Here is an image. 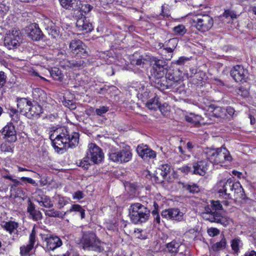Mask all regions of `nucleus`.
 I'll list each match as a JSON object with an SVG mask.
<instances>
[{
	"mask_svg": "<svg viewBox=\"0 0 256 256\" xmlns=\"http://www.w3.org/2000/svg\"><path fill=\"white\" fill-rule=\"evenodd\" d=\"M131 63L133 64L140 66L144 63V60L138 54H134L132 56V58H131Z\"/></svg>",
	"mask_w": 256,
	"mask_h": 256,
	"instance_id": "obj_40",
	"label": "nucleus"
},
{
	"mask_svg": "<svg viewBox=\"0 0 256 256\" xmlns=\"http://www.w3.org/2000/svg\"><path fill=\"white\" fill-rule=\"evenodd\" d=\"M42 239L46 243L45 248L48 251H53L62 244L61 239L55 235L44 234Z\"/></svg>",
	"mask_w": 256,
	"mask_h": 256,
	"instance_id": "obj_11",
	"label": "nucleus"
},
{
	"mask_svg": "<svg viewBox=\"0 0 256 256\" xmlns=\"http://www.w3.org/2000/svg\"><path fill=\"white\" fill-rule=\"evenodd\" d=\"M10 116L11 118V122L18 123L20 120V115L16 110L12 108L10 110Z\"/></svg>",
	"mask_w": 256,
	"mask_h": 256,
	"instance_id": "obj_39",
	"label": "nucleus"
},
{
	"mask_svg": "<svg viewBox=\"0 0 256 256\" xmlns=\"http://www.w3.org/2000/svg\"><path fill=\"white\" fill-rule=\"evenodd\" d=\"M196 115L191 114L190 116H186V120L189 122L192 123L196 124Z\"/></svg>",
	"mask_w": 256,
	"mask_h": 256,
	"instance_id": "obj_57",
	"label": "nucleus"
},
{
	"mask_svg": "<svg viewBox=\"0 0 256 256\" xmlns=\"http://www.w3.org/2000/svg\"><path fill=\"white\" fill-rule=\"evenodd\" d=\"M108 110V107L102 106L98 108H96L95 110V112L98 116H102L103 114H106Z\"/></svg>",
	"mask_w": 256,
	"mask_h": 256,
	"instance_id": "obj_50",
	"label": "nucleus"
},
{
	"mask_svg": "<svg viewBox=\"0 0 256 256\" xmlns=\"http://www.w3.org/2000/svg\"><path fill=\"white\" fill-rule=\"evenodd\" d=\"M218 192L220 196H222L224 198L227 199L230 198V192L234 190L235 192H243L240 183L234 182L232 179L223 180H220L216 185Z\"/></svg>",
	"mask_w": 256,
	"mask_h": 256,
	"instance_id": "obj_5",
	"label": "nucleus"
},
{
	"mask_svg": "<svg viewBox=\"0 0 256 256\" xmlns=\"http://www.w3.org/2000/svg\"><path fill=\"white\" fill-rule=\"evenodd\" d=\"M240 242V240L239 239H234L232 241L231 246L232 250L236 253H238L239 252V245Z\"/></svg>",
	"mask_w": 256,
	"mask_h": 256,
	"instance_id": "obj_44",
	"label": "nucleus"
},
{
	"mask_svg": "<svg viewBox=\"0 0 256 256\" xmlns=\"http://www.w3.org/2000/svg\"><path fill=\"white\" fill-rule=\"evenodd\" d=\"M1 149L2 151L5 152H13V148L11 147L10 146L6 144H2L1 145Z\"/></svg>",
	"mask_w": 256,
	"mask_h": 256,
	"instance_id": "obj_53",
	"label": "nucleus"
},
{
	"mask_svg": "<svg viewBox=\"0 0 256 256\" xmlns=\"http://www.w3.org/2000/svg\"><path fill=\"white\" fill-rule=\"evenodd\" d=\"M21 180L23 182L26 181L28 183L30 184H36L35 180H34L33 179H32V178H26V177H22L21 178Z\"/></svg>",
	"mask_w": 256,
	"mask_h": 256,
	"instance_id": "obj_63",
	"label": "nucleus"
},
{
	"mask_svg": "<svg viewBox=\"0 0 256 256\" xmlns=\"http://www.w3.org/2000/svg\"><path fill=\"white\" fill-rule=\"evenodd\" d=\"M150 215V210L141 204L135 203L130 206L129 216L135 224L145 222L148 219Z\"/></svg>",
	"mask_w": 256,
	"mask_h": 256,
	"instance_id": "obj_3",
	"label": "nucleus"
},
{
	"mask_svg": "<svg viewBox=\"0 0 256 256\" xmlns=\"http://www.w3.org/2000/svg\"><path fill=\"white\" fill-rule=\"evenodd\" d=\"M61 6L64 8L74 11L73 15L80 8V0H59Z\"/></svg>",
	"mask_w": 256,
	"mask_h": 256,
	"instance_id": "obj_20",
	"label": "nucleus"
},
{
	"mask_svg": "<svg viewBox=\"0 0 256 256\" xmlns=\"http://www.w3.org/2000/svg\"><path fill=\"white\" fill-rule=\"evenodd\" d=\"M210 222L220 224L224 226H226L230 224V221L227 218L222 216L220 214L217 212L215 216L210 218Z\"/></svg>",
	"mask_w": 256,
	"mask_h": 256,
	"instance_id": "obj_27",
	"label": "nucleus"
},
{
	"mask_svg": "<svg viewBox=\"0 0 256 256\" xmlns=\"http://www.w3.org/2000/svg\"><path fill=\"white\" fill-rule=\"evenodd\" d=\"M22 40L20 32L16 28L10 30L6 34L4 38V44L8 49L16 48L20 46Z\"/></svg>",
	"mask_w": 256,
	"mask_h": 256,
	"instance_id": "obj_8",
	"label": "nucleus"
},
{
	"mask_svg": "<svg viewBox=\"0 0 256 256\" xmlns=\"http://www.w3.org/2000/svg\"><path fill=\"white\" fill-rule=\"evenodd\" d=\"M0 132L4 138L8 142H14L17 140L16 132L12 122L8 123Z\"/></svg>",
	"mask_w": 256,
	"mask_h": 256,
	"instance_id": "obj_12",
	"label": "nucleus"
},
{
	"mask_svg": "<svg viewBox=\"0 0 256 256\" xmlns=\"http://www.w3.org/2000/svg\"><path fill=\"white\" fill-rule=\"evenodd\" d=\"M80 244L84 250L101 251L102 242L93 232H84L80 240Z\"/></svg>",
	"mask_w": 256,
	"mask_h": 256,
	"instance_id": "obj_4",
	"label": "nucleus"
},
{
	"mask_svg": "<svg viewBox=\"0 0 256 256\" xmlns=\"http://www.w3.org/2000/svg\"><path fill=\"white\" fill-rule=\"evenodd\" d=\"M66 204V201L64 200V198L58 196V204L59 208H63Z\"/></svg>",
	"mask_w": 256,
	"mask_h": 256,
	"instance_id": "obj_56",
	"label": "nucleus"
},
{
	"mask_svg": "<svg viewBox=\"0 0 256 256\" xmlns=\"http://www.w3.org/2000/svg\"><path fill=\"white\" fill-rule=\"evenodd\" d=\"M84 61L83 60H71L66 62V66L70 68H80L83 66L84 64Z\"/></svg>",
	"mask_w": 256,
	"mask_h": 256,
	"instance_id": "obj_35",
	"label": "nucleus"
},
{
	"mask_svg": "<svg viewBox=\"0 0 256 256\" xmlns=\"http://www.w3.org/2000/svg\"><path fill=\"white\" fill-rule=\"evenodd\" d=\"M244 256H256V252L254 250L246 252Z\"/></svg>",
	"mask_w": 256,
	"mask_h": 256,
	"instance_id": "obj_64",
	"label": "nucleus"
},
{
	"mask_svg": "<svg viewBox=\"0 0 256 256\" xmlns=\"http://www.w3.org/2000/svg\"><path fill=\"white\" fill-rule=\"evenodd\" d=\"M132 158V153L128 148L120 150V163L129 162Z\"/></svg>",
	"mask_w": 256,
	"mask_h": 256,
	"instance_id": "obj_29",
	"label": "nucleus"
},
{
	"mask_svg": "<svg viewBox=\"0 0 256 256\" xmlns=\"http://www.w3.org/2000/svg\"><path fill=\"white\" fill-rule=\"evenodd\" d=\"M50 72L51 76L56 80L62 81L63 75L61 70L58 68H53L50 70Z\"/></svg>",
	"mask_w": 256,
	"mask_h": 256,
	"instance_id": "obj_30",
	"label": "nucleus"
},
{
	"mask_svg": "<svg viewBox=\"0 0 256 256\" xmlns=\"http://www.w3.org/2000/svg\"><path fill=\"white\" fill-rule=\"evenodd\" d=\"M161 215L163 218L167 220L180 222L184 220V214L178 208H172L162 211Z\"/></svg>",
	"mask_w": 256,
	"mask_h": 256,
	"instance_id": "obj_13",
	"label": "nucleus"
},
{
	"mask_svg": "<svg viewBox=\"0 0 256 256\" xmlns=\"http://www.w3.org/2000/svg\"><path fill=\"white\" fill-rule=\"evenodd\" d=\"M247 74V70L240 65L234 66L230 70V76L236 82H245Z\"/></svg>",
	"mask_w": 256,
	"mask_h": 256,
	"instance_id": "obj_14",
	"label": "nucleus"
},
{
	"mask_svg": "<svg viewBox=\"0 0 256 256\" xmlns=\"http://www.w3.org/2000/svg\"><path fill=\"white\" fill-rule=\"evenodd\" d=\"M158 109L164 116H168L170 110V106L166 102L162 105L160 104Z\"/></svg>",
	"mask_w": 256,
	"mask_h": 256,
	"instance_id": "obj_41",
	"label": "nucleus"
},
{
	"mask_svg": "<svg viewBox=\"0 0 256 256\" xmlns=\"http://www.w3.org/2000/svg\"><path fill=\"white\" fill-rule=\"evenodd\" d=\"M16 102L20 112L26 116V114L28 111L32 102L26 98H18Z\"/></svg>",
	"mask_w": 256,
	"mask_h": 256,
	"instance_id": "obj_21",
	"label": "nucleus"
},
{
	"mask_svg": "<svg viewBox=\"0 0 256 256\" xmlns=\"http://www.w3.org/2000/svg\"><path fill=\"white\" fill-rule=\"evenodd\" d=\"M202 154L215 164H221L226 160L230 161L232 160L229 152L222 148L216 149L207 148L204 150Z\"/></svg>",
	"mask_w": 256,
	"mask_h": 256,
	"instance_id": "obj_2",
	"label": "nucleus"
},
{
	"mask_svg": "<svg viewBox=\"0 0 256 256\" xmlns=\"http://www.w3.org/2000/svg\"><path fill=\"white\" fill-rule=\"evenodd\" d=\"M180 170L184 173H191L192 174L193 168L188 166H184L180 168Z\"/></svg>",
	"mask_w": 256,
	"mask_h": 256,
	"instance_id": "obj_55",
	"label": "nucleus"
},
{
	"mask_svg": "<svg viewBox=\"0 0 256 256\" xmlns=\"http://www.w3.org/2000/svg\"><path fill=\"white\" fill-rule=\"evenodd\" d=\"M35 200L38 204L40 206H44L46 208H52L54 206V203L50 198L44 195L41 191L36 192Z\"/></svg>",
	"mask_w": 256,
	"mask_h": 256,
	"instance_id": "obj_18",
	"label": "nucleus"
},
{
	"mask_svg": "<svg viewBox=\"0 0 256 256\" xmlns=\"http://www.w3.org/2000/svg\"><path fill=\"white\" fill-rule=\"evenodd\" d=\"M74 16L76 20V26L79 30L85 31L87 32L92 30V24L86 20L84 14L80 13L79 14H76Z\"/></svg>",
	"mask_w": 256,
	"mask_h": 256,
	"instance_id": "obj_15",
	"label": "nucleus"
},
{
	"mask_svg": "<svg viewBox=\"0 0 256 256\" xmlns=\"http://www.w3.org/2000/svg\"><path fill=\"white\" fill-rule=\"evenodd\" d=\"M32 218L35 221L40 220L42 218V214L39 210H35L30 214Z\"/></svg>",
	"mask_w": 256,
	"mask_h": 256,
	"instance_id": "obj_46",
	"label": "nucleus"
},
{
	"mask_svg": "<svg viewBox=\"0 0 256 256\" xmlns=\"http://www.w3.org/2000/svg\"><path fill=\"white\" fill-rule=\"evenodd\" d=\"M150 64L152 68L150 70V78L153 80V79L158 80V84H159V80L164 78L166 72V65L165 62L162 60L158 59L155 57L150 58Z\"/></svg>",
	"mask_w": 256,
	"mask_h": 256,
	"instance_id": "obj_6",
	"label": "nucleus"
},
{
	"mask_svg": "<svg viewBox=\"0 0 256 256\" xmlns=\"http://www.w3.org/2000/svg\"><path fill=\"white\" fill-rule=\"evenodd\" d=\"M188 60L189 58H188L181 56L176 62V64L178 65H182L186 61Z\"/></svg>",
	"mask_w": 256,
	"mask_h": 256,
	"instance_id": "obj_59",
	"label": "nucleus"
},
{
	"mask_svg": "<svg viewBox=\"0 0 256 256\" xmlns=\"http://www.w3.org/2000/svg\"><path fill=\"white\" fill-rule=\"evenodd\" d=\"M36 242V232L34 228L30 235L28 244L26 246L24 245L20 248V254L22 256H26L29 254L30 252L34 248Z\"/></svg>",
	"mask_w": 256,
	"mask_h": 256,
	"instance_id": "obj_17",
	"label": "nucleus"
},
{
	"mask_svg": "<svg viewBox=\"0 0 256 256\" xmlns=\"http://www.w3.org/2000/svg\"><path fill=\"white\" fill-rule=\"evenodd\" d=\"M207 233L210 236L214 237L218 235L220 233V231L217 228L211 227L208 228Z\"/></svg>",
	"mask_w": 256,
	"mask_h": 256,
	"instance_id": "obj_45",
	"label": "nucleus"
},
{
	"mask_svg": "<svg viewBox=\"0 0 256 256\" xmlns=\"http://www.w3.org/2000/svg\"><path fill=\"white\" fill-rule=\"evenodd\" d=\"M223 16L228 18V17H230L232 19L235 18H236V15L233 12L230 10H227L224 11L222 14Z\"/></svg>",
	"mask_w": 256,
	"mask_h": 256,
	"instance_id": "obj_51",
	"label": "nucleus"
},
{
	"mask_svg": "<svg viewBox=\"0 0 256 256\" xmlns=\"http://www.w3.org/2000/svg\"><path fill=\"white\" fill-rule=\"evenodd\" d=\"M28 36L34 40H38L42 36L41 30L36 24L30 26L28 30Z\"/></svg>",
	"mask_w": 256,
	"mask_h": 256,
	"instance_id": "obj_22",
	"label": "nucleus"
},
{
	"mask_svg": "<svg viewBox=\"0 0 256 256\" xmlns=\"http://www.w3.org/2000/svg\"><path fill=\"white\" fill-rule=\"evenodd\" d=\"M154 208H155V210H152V214L154 216H156V218H154V221L157 223V224H160V216L158 214V211H157V209L158 207V206L157 204H156L155 202H154Z\"/></svg>",
	"mask_w": 256,
	"mask_h": 256,
	"instance_id": "obj_47",
	"label": "nucleus"
},
{
	"mask_svg": "<svg viewBox=\"0 0 256 256\" xmlns=\"http://www.w3.org/2000/svg\"><path fill=\"white\" fill-rule=\"evenodd\" d=\"M86 154L90 158V160L94 164L102 162L104 158L102 149L94 143L88 144Z\"/></svg>",
	"mask_w": 256,
	"mask_h": 256,
	"instance_id": "obj_10",
	"label": "nucleus"
},
{
	"mask_svg": "<svg viewBox=\"0 0 256 256\" xmlns=\"http://www.w3.org/2000/svg\"><path fill=\"white\" fill-rule=\"evenodd\" d=\"M69 48L74 54L78 57L84 58L88 56L86 46L79 40H72L69 44Z\"/></svg>",
	"mask_w": 256,
	"mask_h": 256,
	"instance_id": "obj_9",
	"label": "nucleus"
},
{
	"mask_svg": "<svg viewBox=\"0 0 256 256\" xmlns=\"http://www.w3.org/2000/svg\"><path fill=\"white\" fill-rule=\"evenodd\" d=\"M27 210L30 213V214L34 211L36 210H35V207H34V204L32 203L31 202H30L28 205V206L27 208Z\"/></svg>",
	"mask_w": 256,
	"mask_h": 256,
	"instance_id": "obj_61",
	"label": "nucleus"
},
{
	"mask_svg": "<svg viewBox=\"0 0 256 256\" xmlns=\"http://www.w3.org/2000/svg\"><path fill=\"white\" fill-rule=\"evenodd\" d=\"M217 212H216L214 211L212 205L210 204V205L204 206V211L202 212L201 215L204 218L210 222V218H212V216L214 217Z\"/></svg>",
	"mask_w": 256,
	"mask_h": 256,
	"instance_id": "obj_25",
	"label": "nucleus"
},
{
	"mask_svg": "<svg viewBox=\"0 0 256 256\" xmlns=\"http://www.w3.org/2000/svg\"><path fill=\"white\" fill-rule=\"evenodd\" d=\"M146 106L150 110H156L160 106L158 98L150 100L146 103Z\"/></svg>",
	"mask_w": 256,
	"mask_h": 256,
	"instance_id": "obj_33",
	"label": "nucleus"
},
{
	"mask_svg": "<svg viewBox=\"0 0 256 256\" xmlns=\"http://www.w3.org/2000/svg\"><path fill=\"white\" fill-rule=\"evenodd\" d=\"M226 239L224 236H223L220 242H216L212 246L211 249L213 251L217 252L224 250L226 248Z\"/></svg>",
	"mask_w": 256,
	"mask_h": 256,
	"instance_id": "obj_28",
	"label": "nucleus"
},
{
	"mask_svg": "<svg viewBox=\"0 0 256 256\" xmlns=\"http://www.w3.org/2000/svg\"><path fill=\"white\" fill-rule=\"evenodd\" d=\"M45 22L48 24V26L45 28L48 34L54 38L58 36L59 32L56 29L54 24L52 22L48 19L46 20Z\"/></svg>",
	"mask_w": 256,
	"mask_h": 256,
	"instance_id": "obj_26",
	"label": "nucleus"
},
{
	"mask_svg": "<svg viewBox=\"0 0 256 256\" xmlns=\"http://www.w3.org/2000/svg\"><path fill=\"white\" fill-rule=\"evenodd\" d=\"M185 188L191 193L194 194L199 191V188L196 184L186 185Z\"/></svg>",
	"mask_w": 256,
	"mask_h": 256,
	"instance_id": "obj_49",
	"label": "nucleus"
},
{
	"mask_svg": "<svg viewBox=\"0 0 256 256\" xmlns=\"http://www.w3.org/2000/svg\"><path fill=\"white\" fill-rule=\"evenodd\" d=\"M42 113V108L39 104L33 105L32 104L28 111L26 114V116L28 118H38Z\"/></svg>",
	"mask_w": 256,
	"mask_h": 256,
	"instance_id": "obj_23",
	"label": "nucleus"
},
{
	"mask_svg": "<svg viewBox=\"0 0 256 256\" xmlns=\"http://www.w3.org/2000/svg\"><path fill=\"white\" fill-rule=\"evenodd\" d=\"M136 152L140 156L143 160L154 158L156 157V152L150 149L147 145L142 144L138 145L136 148Z\"/></svg>",
	"mask_w": 256,
	"mask_h": 256,
	"instance_id": "obj_16",
	"label": "nucleus"
},
{
	"mask_svg": "<svg viewBox=\"0 0 256 256\" xmlns=\"http://www.w3.org/2000/svg\"><path fill=\"white\" fill-rule=\"evenodd\" d=\"M64 104L70 108H76L75 104H74L70 100H66L63 102Z\"/></svg>",
	"mask_w": 256,
	"mask_h": 256,
	"instance_id": "obj_60",
	"label": "nucleus"
},
{
	"mask_svg": "<svg viewBox=\"0 0 256 256\" xmlns=\"http://www.w3.org/2000/svg\"><path fill=\"white\" fill-rule=\"evenodd\" d=\"M9 8L4 4H0V16H4L8 11Z\"/></svg>",
	"mask_w": 256,
	"mask_h": 256,
	"instance_id": "obj_52",
	"label": "nucleus"
},
{
	"mask_svg": "<svg viewBox=\"0 0 256 256\" xmlns=\"http://www.w3.org/2000/svg\"><path fill=\"white\" fill-rule=\"evenodd\" d=\"M153 178L155 180L156 183H160L164 181V180L166 178L164 176H160V177L157 176L156 175L153 176Z\"/></svg>",
	"mask_w": 256,
	"mask_h": 256,
	"instance_id": "obj_62",
	"label": "nucleus"
},
{
	"mask_svg": "<svg viewBox=\"0 0 256 256\" xmlns=\"http://www.w3.org/2000/svg\"><path fill=\"white\" fill-rule=\"evenodd\" d=\"M192 21L196 28L202 32H208L214 24L212 18L206 14H198L194 16Z\"/></svg>",
	"mask_w": 256,
	"mask_h": 256,
	"instance_id": "obj_7",
	"label": "nucleus"
},
{
	"mask_svg": "<svg viewBox=\"0 0 256 256\" xmlns=\"http://www.w3.org/2000/svg\"><path fill=\"white\" fill-rule=\"evenodd\" d=\"M0 224L2 228L10 234L16 233L18 232L17 228L18 227V224L14 221L5 222L0 220Z\"/></svg>",
	"mask_w": 256,
	"mask_h": 256,
	"instance_id": "obj_24",
	"label": "nucleus"
},
{
	"mask_svg": "<svg viewBox=\"0 0 256 256\" xmlns=\"http://www.w3.org/2000/svg\"><path fill=\"white\" fill-rule=\"evenodd\" d=\"M84 194L81 191H77L75 192L73 194V198L76 200H80L84 198Z\"/></svg>",
	"mask_w": 256,
	"mask_h": 256,
	"instance_id": "obj_58",
	"label": "nucleus"
},
{
	"mask_svg": "<svg viewBox=\"0 0 256 256\" xmlns=\"http://www.w3.org/2000/svg\"><path fill=\"white\" fill-rule=\"evenodd\" d=\"M42 210L44 212L45 214L49 217L63 218L64 216V214H62V212L56 210L54 208H51L48 210L42 209Z\"/></svg>",
	"mask_w": 256,
	"mask_h": 256,
	"instance_id": "obj_31",
	"label": "nucleus"
},
{
	"mask_svg": "<svg viewBox=\"0 0 256 256\" xmlns=\"http://www.w3.org/2000/svg\"><path fill=\"white\" fill-rule=\"evenodd\" d=\"M90 158L86 155L82 160H80L79 166L83 168L84 169L87 170L90 166Z\"/></svg>",
	"mask_w": 256,
	"mask_h": 256,
	"instance_id": "obj_42",
	"label": "nucleus"
},
{
	"mask_svg": "<svg viewBox=\"0 0 256 256\" xmlns=\"http://www.w3.org/2000/svg\"><path fill=\"white\" fill-rule=\"evenodd\" d=\"M173 32L176 36H182L187 32L186 27L182 24H178L173 28Z\"/></svg>",
	"mask_w": 256,
	"mask_h": 256,
	"instance_id": "obj_36",
	"label": "nucleus"
},
{
	"mask_svg": "<svg viewBox=\"0 0 256 256\" xmlns=\"http://www.w3.org/2000/svg\"><path fill=\"white\" fill-rule=\"evenodd\" d=\"M179 246V244L174 241L168 244L166 246L168 251L172 254H176L178 252Z\"/></svg>",
	"mask_w": 256,
	"mask_h": 256,
	"instance_id": "obj_37",
	"label": "nucleus"
},
{
	"mask_svg": "<svg viewBox=\"0 0 256 256\" xmlns=\"http://www.w3.org/2000/svg\"><path fill=\"white\" fill-rule=\"evenodd\" d=\"M52 146L55 150H66L74 148L78 144L79 134L76 132H70L65 127L57 129L54 134L50 136Z\"/></svg>",
	"mask_w": 256,
	"mask_h": 256,
	"instance_id": "obj_1",
	"label": "nucleus"
},
{
	"mask_svg": "<svg viewBox=\"0 0 256 256\" xmlns=\"http://www.w3.org/2000/svg\"><path fill=\"white\" fill-rule=\"evenodd\" d=\"M108 156L110 160L120 163V151L111 150Z\"/></svg>",
	"mask_w": 256,
	"mask_h": 256,
	"instance_id": "obj_34",
	"label": "nucleus"
},
{
	"mask_svg": "<svg viewBox=\"0 0 256 256\" xmlns=\"http://www.w3.org/2000/svg\"><path fill=\"white\" fill-rule=\"evenodd\" d=\"M170 166L168 164L161 165L158 169L160 172V176H164L165 178L170 172Z\"/></svg>",
	"mask_w": 256,
	"mask_h": 256,
	"instance_id": "obj_38",
	"label": "nucleus"
},
{
	"mask_svg": "<svg viewBox=\"0 0 256 256\" xmlns=\"http://www.w3.org/2000/svg\"><path fill=\"white\" fill-rule=\"evenodd\" d=\"M82 207L81 206L78 204H74L72 206L70 210H68L66 212H64V215H66V214L68 213H70L72 212H80V210H82Z\"/></svg>",
	"mask_w": 256,
	"mask_h": 256,
	"instance_id": "obj_43",
	"label": "nucleus"
},
{
	"mask_svg": "<svg viewBox=\"0 0 256 256\" xmlns=\"http://www.w3.org/2000/svg\"><path fill=\"white\" fill-rule=\"evenodd\" d=\"M210 203L212 205V210H214V212H216V210H222V204L220 203L219 201L211 200Z\"/></svg>",
	"mask_w": 256,
	"mask_h": 256,
	"instance_id": "obj_48",
	"label": "nucleus"
},
{
	"mask_svg": "<svg viewBox=\"0 0 256 256\" xmlns=\"http://www.w3.org/2000/svg\"><path fill=\"white\" fill-rule=\"evenodd\" d=\"M92 8V6L88 4H82L80 0V8H78L77 11L76 13V14H79L82 13L84 15L86 13L90 12Z\"/></svg>",
	"mask_w": 256,
	"mask_h": 256,
	"instance_id": "obj_32",
	"label": "nucleus"
},
{
	"mask_svg": "<svg viewBox=\"0 0 256 256\" xmlns=\"http://www.w3.org/2000/svg\"><path fill=\"white\" fill-rule=\"evenodd\" d=\"M6 76L4 72H0V88H2L6 82Z\"/></svg>",
	"mask_w": 256,
	"mask_h": 256,
	"instance_id": "obj_54",
	"label": "nucleus"
},
{
	"mask_svg": "<svg viewBox=\"0 0 256 256\" xmlns=\"http://www.w3.org/2000/svg\"><path fill=\"white\" fill-rule=\"evenodd\" d=\"M192 174L204 176L208 170V163L205 160H200L193 162Z\"/></svg>",
	"mask_w": 256,
	"mask_h": 256,
	"instance_id": "obj_19",
	"label": "nucleus"
}]
</instances>
